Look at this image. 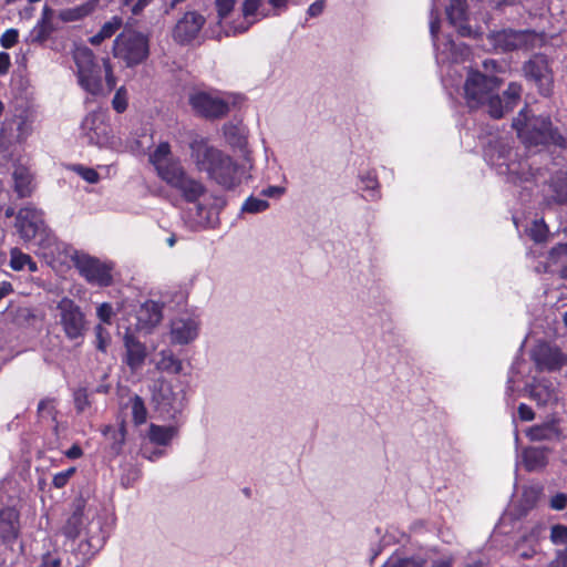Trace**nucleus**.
<instances>
[{
    "instance_id": "nucleus-41",
    "label": "nucleus",
    "mask_w": 567,
    "mask_h": 567,
    "mask_svg": "<svg viewBox=\"0 0 567 567\" xmlns=\"http://www.w3.org/2000/svg\"><path fill=\"white\" fill-rule=\"evenodd\" d=\"M130 406L132 411V419L136 425H141L146 422L147 419V410L144 403V400L135 394L130 399Z\"/></svg>"
},
{
    "instance_id": "nucleus-39",
    "label": "nucleus",
    "mask_w": 567,
    "mask_h": 567,
    "mask_svg": "<svg viewBox=\"0 0 567 567\" xmlns=\"http://www.w3.org/2000/svg\"><path fill=\"white\" fill-rule=\"evenodd\" d=\"M360 181L362 183L363 190L368 192V197L371 200H378L381 197L379 190V182L377 174L374 172H368L365 174L360 175Z\"/></svg>"
},
{
    "instance_id": "nucleus-63",
    "label": "nucleus",
    "mask_w": 567,
    "mask_h": 567,
    "mask_svg": "<svg viewBox=\"0 0 567 567\" xmlns=\"http://www.w3.org/2000/svg\"><path fill=\"white\" fill-rule=\"evenodd\" d=\"M326 7L324 0H317L311 3L307 10V14L309 18H317L322 14Z\"/></svg>"
},
{
    "instance_id": "nucleus-47",
    "label": "nucleus",
    "mask_w": 567,
    "mask_h": 567,
    "mask_svg": "<svg viewBox=\"0 0 567 567\" xmlns=\"http://www.w3.org/2000/svg\"><path fill=\"white\" fill-rule=\"evenodd\" d=\"M548 234V228L544 220H535L529 228V237L536 241L542 243L546 240Z\"/></svg>"
},
{
    "instance_id": "nucleus-55",
    "label": "nucleus",
    "mask_w": 567,
    "mask_h": 567,
    "mask_svg": "<svg viewBox=\"0 0 567 567\" xmlns=\"http://www.w3.org/2000/svg\"><path fill=\"white\" fill-rule=\"evenodd\" d=\"M75 473V468L74 467H70L63 472H60V473H56L54 476H53V480H52V484L54 487L56 488H62L64 487L70 477Z\"/></svg>"
},
{
    "instance_id": "nucleus-43",
    "label": "nucleus",
    "mask_w": 567,
    "mask_h": 567,
    "mask_svg": "<svg viewBox=\"0 0 567 567\" xmlns=\"http://www.w3.org/2000/svg\"><path fill=\"white\" fill-rule=\"evenodd\" d=\"M40 567H84L83 565L73 563L71 558H66V564H62V559L58 556V554L47 553L42 556V563Z\"/></svg>"
},
{
    "instance_id": "nucleus-5",
    "label": "nucleus",
    "mask_w": 567,
    "mask_h": 567,
    "mask_svg": "<svg viewBox=\"0 0 567 567\" xmlns=\"http://www.w3.org/2000/svg\"><path fill=\"white\" fill-rule=\"evenodd\" d=\"M113 54L127 68L140 65L150 55V39L142 32L125 29L114 40Z\"/></svg>"
},
{
    "instance_id": "nucleus-36",
    "label": "nucleus",
    "mask_w": 567,
    "mask_h": 567,
    "mask_svg": "<svg viewBox=\"0 0 567 567\" xmlns=\"http://www.w3.org/2000/svg\"><path fill=\"white\" fill-rule=\"evenodd\" d=\"M10 266L17 271L28 269L30 272H34L38 270L37 262L33 261L29 255L22 252L18 248H13L11 250Z\"/></svg>"
},
{
    "instance_id": "nucleus-54",
    "label": "nucleus",
    "mask_w": 567,
    "mask_h": 567,
    "mask_svg": "<svg viewBox=\"0 0 567 567\" xmlns=\"http://www.w3.org/2000/svg\"><path fill=\"white\" fill-rule=\"evenodd\" d=\"M74 171L87 183L95 184L99 182V174L95 169L90 167H84L82 165H76Z\"/></svg>"
},
{
    "instance_id": "nucleus-4",
    "label": "nucleus",
    "mask_w": 567,
    "mask_h": 567,
    "mask_svg": "<svg viewBox=\"0 0 567 567\" xmlns=\"http://www.w3.org/2000/svg\"><path fill=\"white\" fill-rule=\"evenodd\" d=\"M14 226L24 241L42 248H52L56 244V237L45 224L43 213L34 207L21 208L16 216Z\"/></svg>"
},
{
    "instance_id": "nucleus-40",
    "label": "nucleus",
    "mask_w": 567,
    "mask_h": 567,
    "mask_svg": "<svg viewBox=\"0 0 567 567\" xmlns=\"http://www.w3.org/2000/svg\"><path fill=\"white\" fill-rule=\"evenodd\" d=\"M503 101V115L506 112H509L514 109V106L518 103L520 99V85L517 83H509L506 91H504L503 96H501Z\"/></svg>"
},
{
    "instance_id": "nucleus-14",
    "label": "nucleus",
    "mask_w": 567,
    "mask_h": 567,
    "mask_svg": "<svg viewBox=\"0 0 567 567\" xmlns=\"http://www.w3.org/2000/svg\"><path fill=\"white\" fill-rule=\"evenodd\" d=\"M206 18L196 10H189L176 21L172 35L174 41L181 45H188L193 43L200 34Z\"/></svg>"
},
{
    "instance_id": "nucleus-23",
    "label": "nucleus",
    "mask_w": 567,
    "mask_h": 567,
    "mask_svg": "<svg viewBox=\"0 0 567 567\" xmlns=\"http://www.w3.org/2000/svg\"><path fill=\"white\" fill-rule=\"evenodd\" d=\"M529 398L534 400L537 405L545 406L554 404L558 401L557 389L551 381L542 379L526 388Z\"/></svg>"
},
{
    "instance_id": "nucleus-28",
    "label": "nucleus",
    "mask_w": 567,
    "mask_h": 567,
    "mask_svg": "<svg viewBox=\"0 0 567 567\" xmlns=\"http://www.w3.org/2000/svg\"><path fill=\"white\" fill-rule=\"evenodd\" d=\"M14 182V192L18 197H29L33 190L32 175L29 169L24 166H18L12 174Z\"/></svg>"
},
{
    "instance_id": "nucleus-22",
    "label": "nucleus",
    "mask_w": 567,
    "mask_h": 567,
    "mask_svg": "<svg viewBox=\"0 0 567 567\" xmlns=\"http://www.w3.org/2000/svg\"><path fill=\"white\" fill-rule=\"evenodd\" d=\"M488 40L496 50L511 52L517 50L523 44L524 33L512 29H503L491 32Z\"/></svg>"
},
{
    "instance_id": "nucleus-34",
    "label": "nucleus",
    "mask_w": 567,
    "mask_h": 567,
    "mask_svg": "<svg viewBox=\"0 0 567 567\" xmlns=\"http://www.w3.org/2000/svg\"><path fill=\"white\" fill-rule=\"evenodd\" d=\"M83 508L78 506L62 527L63 535L72 542L80 535L84 524Z\"/></svg>"
},
{
    "instance_id": "nucleus-57",
    "label": "nucleus",
    "mask_w": 567,
    "mask_h": 567,
    "mask_svg": "<svg viewBox=\"0 0 567 567\" xmlns=\"http://www.w3.org/2000/svg\"><path fill=\"white\" fill-rule=\"evenodd\" d=\"M519 358H516V360L512 363L509 371H508V378H507V386L506 392L509 394L514 391V383L516 382V375L519 373Z\"/></svg>"
},
{
    "instance_id": "nucleus-15",
    "label": "nucleus",
    "mask_w": 567,
    "mask_h": 567,
    "mask_svg": "<svg viewBox=\"0 0 567 567\" xmlns=\"http://www.w3.org/2000/svg\"><path fill=\"white\" fill-rule=\"evenodd\" d=\"M189 104L196 113L206 118H219L229 112V105L226 101L206 92L192 94Z\"/></svg>"
},
{
    "instance_id": "nucleus-33",
    "label": "nucleus",
    "mask_w": 567,
    "mask_h": 567,
    "mask_svg": "<svg viewBox=\"0 0 567 567\" xmlns=\"http://www.w3.org/2000/svg\"><path fill=\"white\" fill-rule=\"evenodd\" d=\"M94 9H95V2L87 1L80 6L61 10L59 13V18L63 22H75V21H80L83 18L90 16L94 11Z\"/></svg>"
},
{
    "instance_id": "nucleus-27",
    "label": "nucleus",
    "mask_w": 567,
    "mask_h": 567,
    "mask_svg": "<svg viewBox=\"0 0 567 567\" xmlns=\"http://www.w3.org/2000/svg\"><path fill=\"white\" fill-rule=\"evenodd\" d=\"M550 450L547 447L530 446L524 450L523 461L528 472L543 470L548 464V454Z\"/></svg>"
},
{
    "instance_id": "nucleus-24",
    "label": "nucleus",
    "mask_w": 567,
    "mask_h": 567,
    "mask_svg": "<svg viewBox=\"0 0 567 567\" xmlns=\"http://www.w3.org/2000/svg\"><path fill=\"white\" fill-rule=\"evenodd\" d=\"M526 436L530 441H558L561 437L559 422L553 419L542 424L533 425L526 431Z\"/></svg>"
},
{
    "instance_id": "nucleus-20",
    "label": "nucleus",
    "mask_w": 567,
    "mask_h": 567,
    "mask_svg": "<svg viewBox=\"0 0 567 567\" xmlns=\"http://www.w3.org/2000/svg\"><path fill=\"white\" fill-rule=\"evenodd\" d=\"M262 4L261 0H244L241 4L243 19L233 21L224 29L225 37H235L247 32L256 20L250 21L249 18L256 16Z\"/></svg>"
},
{
    "instance_id": "nucleus-64",
    "label": "nucleus",
    "mask_w": 567,
    "mask_h": 567,
    "mask_svg": "<svg viewBox=\"0 0 567 567\" xmlns=\"http://www.w3.org/2000/svg\"><path fill=\"white\" fill-rule=\"evenodd\" d=\"M547 567H567V549L557 550L555 558L548 564Z\"/></svg>"
},
{
    "instance_id": "nucleus-25",
    "label": "nucleus",
    "mask_w": 567,
    "mask_h": 567,
    "mask_svg": "<svg viewBox=\"0 0 567 567\" xmlns=\"http://www.w3.org/2000/svg\"><path fill=\"white\" fill-rule=\"evenodd\" d=\"M162 318V306L153 300L144 302L137 311L138 324L144 329L154 328L161 322Z\"/></svg>"
},
{
    "instance_id": "nucleus-62",
    "label": "nucleus",
    "mask_w": 567,
    "mask_h": 567,
    "mask_svg": "<svg viewBox=\"0 0 567 567\" xmlns=\"http://www.w3.org/2000/svg\"><path fill=\"white\" fill-rule=\"evenodd\" d=\"M164 454H165V452L162 449H157V447L150 449L147 446L142 447V456L152 462L157 461Z\"/></svg>"
},
{
    "instance_id": "nucleus-10",
    "label": "nucleus",
    "mask_w": 567,
    "mask_h": 567,
    "mask_svg": "<svg viewBox=\"0 0 567 567\" xmlns=\"http://www.w3.org/2000/svg\"><path fill=\"white\" fill-rule=\"evenodd\" d=\"M523 71L526 80L537 87L542 96H551L554 92V73L549 59L545 54H534L524 63Z\"/></svg>"
},
{
    "instance_id": "nucleus-30",
    "label": "nucleus",
    "mask_w": 567,
    "mask_h": 567,
    "mask_svg": "<svg viewBox=\"0 0 567 567\" xmlns=\"http://www.w3.org/2000/svg\"><path fill=\"white\" fill-rule=\"evenodd\" d=\"M223 130L225 140L231 147L243 150L246 146L247 134L241 123H226Z\"/></svg>"
},
{
    "instance_id": "nucleus-37",
    "label": "nucleus",
    "mask_w": 567,
    "mask_h": 567,
    "mask_svg": "<svg viewBox=\"0 0 567 567\" xmlns=\"http://www.w3.org/2000/svg\"><path fill=\"white\" fill-rule=\"evenodd\" d=\"M176 159L171 151L168 142H161L156 148L150 154V162L156 168Z\"/></svg>"
},
{
    "instance_id": "nucleus-48",
    "label": "nucleus",
    "mask_w": 567,
    "mask_h": 567,
    "mask_svg": "<svg viewBox=\"0 0 567 567\" xmlns=\"http://www.w3.org/2000/svg\"><path fill=\"white\" fill-rule=\"evenodd\" d=\"M398 567H425L426 560L420 556L412 557H400L399 555H392Z\"/></svg>"
},
{
    "instance_id": "nucleus-59",
    "label": "nucleus",
    "mask_w": 567,
    "mask_h": 567,
    "mask_svg": "<svg viewBox=\"0 0 567 567\" xmlns=\"http://www.w3.org/2000/svg\"><path fill=\"white\" fill-rule=\"evenodd\" d=\"M113 316V308L110 303L104 302L97 307V317L102 322L110 323Z\"/></svg>"
},
{
    "instance_id": "nucleus-32",
    "label": "nucleus",
    "mask_w": 567,
    "mask_h": 567,
    "mask_svg": "<svg viewBox=\"0 0 567 567\" xmlns=\"http://www.w3.org/2000/svg\"><path fill=\"white\" fill-rule=\"evenodd\" d=\"M178 431L175 426H162L151 424L148 430V439L152 443L161 446H167L177 435Z\"/></svg>"
},
{
    "instance_id": "nucleus-19",
    "label": "nucleus",
    "mask_w": 567,
    "mask_h": 567,
    "mask_svg": "<svg viewBox=\"0 0 567 567\" xmlns=\"http://www.w3.org/2000/svg\"><path fill=\"white\" fill-rule=\"evenodd\" d=\"M19 512L14 507L0 509V542L8 547H12L19 537Z\"/></svg>"
},
{
    "instance_id": "nucleus-2",
    "label": "nucleus",
    "mask_w": 567,
    "mask_h": 567,
    "mask_svg": "<svg viewBox=\"0 0 567 567\" xmlns=\"http://www.w3.org/2000/svg\"><path fill=\"white\" fill-rule=\"evenodd\" d=\"M501 81L477 70H470L464 82V99L470 110L486 109L493 118L503 117V101L498 94Z\"/></svg>"
},
{
    "instance_id": "nucleus-50",
    "label": "nucleus",
    "mask_w": 567,
    "mask_h": 567,
    "mask_svg": "<svg viewBox=\"0 0 567 567\" xmlns=\"http://www.w3.org/2000/svg\"><path fill=\"white\" fill-rule=\"evenodd\" d=\"M550 540L555 545H567V526L554 525L550 529Z\"/></svg>"
},
{
    "instance_id": "nucleus-53",
    "label": "nucleus",
    "mask_w": 567,
    "mask_h": 567,
    "mask_svg": "<svg viewBox=\"0 0 567 567\" xmlns=\"http://www.w3.org/2000/svg\"><path fill=\"white\" fill-rule=\"evenodd\" d=\"M19 31L17 29H8L0 38V44L4 49H11L18 43Z\"/></svg>"
},
{
    "instance_id": "nucleus-7",
    "label": "nucleus",
    "mask_w": 567,
    "mask_h": 567,
    "mask_svg": "<svg viewBox=\"0 0 567 567\" xmlns=\"http://www.w3.org/2000/svg\"><path fill=\"white\" fill-rule=\"evenodd\" d=\"M74 63L79 85L87 93L96 96L103 93V59L101 63L89 48H81L74 52Z\"/></svg>"
},
{
    "instance_id": "nucleus-58",
    "label": "nucleus",
    "mask_w": 567,
    "mask_h": 567,
    "mask_svg": "<svg viewBox=\"0 0 567 567\" xmlns=\"http://www.w3.org/2000/svg\"><path fill=\"white\" fill-rule=\"evenodd\" d=\"M550 508L555 511H563L567 507V494L557 493L550 498Z\"/></svg>"
},
{
    "instance_id": "nucleus-12",
    "label": "nucleus",
    "mask_w": 567,
    "mask_h": 567,
    "mask_svg": "<svg viewBox=\"0 0 567 567\" xmlns=\"http://www.w3.org/2000/svg\"><path fill=\"white\" fill-rule=\"evenodd\" d=\"M81 137L90 145H110L113 135L106 113L101 110L90 112L81 123Z\"/></svg>"
},
{
    "instance_id": "nucleus-26",
    "label": "nucleus",
    "mask_w": 567,
    "mask_h": 567,
    "mask_svg": "<svg viewBox=\"0 0 567 567\" xmlns=\"http://www.w3.org/2000/svg\"><path fill=\"white\" fill-rule=\"evenodd\" d=\"M446 17L449 22L457 27L462 35H466L470 28L464 23L467 21V1L466 0H451L446 8Z\"/></svg>"
},
{
    "instance_id": "nucleus-3",
    "label": "nucleus",
    "mask_w": 567,
    "mask_h": 567,
    "mask_svg": "<svg viewBox=\"0 0 567 567\" xmlns=\"http://www.w3.org/2000/svg\"><path fill=\"white\" fill-rule=\"evenodd\" d=\"M513 127L520 141L528 147L554 145L567 148V138L553 125L549 116H529L527 107L513 120Z\"/></svg>"
},
{
    "instance_id": "nucleus-17",
    "label": "nucleus",
    "mask_w": 567,
    "mask_h": 567,
    "mask_svg": "<svg viewBox=\"0 0 567 567\" xmlns=\"http://www.w3.org/2000/svg\"><path fill=\"white\" fill-rule=\"evenodd\" d=\"M530 358L536 364L537 369L555 371L560 369L566 362L565 355L559 349L550 347L546 342H539L536 344L532 352Z\"/></svg>"
},
{
    "instance_id": "nucleus-18",
    "label": "nucleus",
    "mask_w": 567,
    "mask_h": 567,
    "mask_svg": "<svg viewBox=\"0 0 567 567\" xmlns=\"http://www.w3.org/2000/svg\"><path fill=\"white\" fill-rule=\"evenodd\" d=\"M123 341L125 348L123 362L130 368L132 372H136L145 363L147 357L146 347L134 334L130 332L125 333Z\"/></svg>"
},
{
    "instance_id": "nucleus-21",
    "label": "nucleus",
    "mask_w": 567,
    "mask_h": 567,
    "mask_svg": "<svg viewBox=\"0 0 567 567\" xmlns=\"http://www.w3.org/2000/svg\"><path fill=\"white\" fill-rule=\"evenodd\" d=\"M199 323L193 318H177L172 321L171 338L176 344H188L198 336Z\"/></svg>"
},
{
    "instance_id": "nucleus-31",
    "label": "nucleus",
    "mask_w": 567,
    "mask_h": 567,
    "mask_svg": "<svg viewBox=\"0 0 567 567\" xmlns=\"http://www.w3.org/2000/svg\"><path fill=\"white\" fill-rule=\"evenodd\" d=\"M125 429L121 426L118 429L107 425L103 430V435L106 437L109 443V453L111 456L116 457L122 453L125 444Z\"/></svg>"
},
{
    "instance_id": "nucleus-46",
    "label": "nucleus",
    "mask_w": 567,
    "mask_h": 567,
    "mask_svg": "<svg viewBox=\"0 0 567 567\" xmlns=\"http://www.w3.org/2000/svg\"><path fill=\"white\" fill-rule=\"evenodd\" d=\"M74 406L78 413H83L90 405L86 388H79L73 393Z\"/></svg>"
},
{
    "instance_id": "nucleus-49",
    "label": "nucleus",
    "mask_w": 567,
    "mask_h": 567,
    "mask_svg": "<svg viewBox=\"0 0 567 567\" xmlns=\"http://www.w3.org/2000/svg\"><path fill=\"white\" fill-rule=\"evenodd\" d=\"M54 400L50 398L42 399L38 404V414L40 417L55 419L56 410L54 406Z\"/></svg>"
},
{
    "instance_id": "nucleus-42",
    "label": "nucleus",
    "mask_w": 567,
    "mask_h": 567,
    "mask_svg": "<svg viewBox=\"0 0 567 567\" xmlns=\"http://www.w3.org/2000/svg\"><path fill=\"white\" fill-rule=\"evenodd\" d=\"M269 207V203L266 199H260L254 196H249L241 206L243 213L258 214L265 212Z\"/></svg>"
},
{
    "instance_id": "nucleus-6",
    "label": "nucleus",
    "mask_w": 567,
    "mask_h": 567,
    "mask_svg": "<svg viewBox=\"0 0 567 567\" xmlns=\"http://www.w3.org/2000/svg\"><path fill=\"white\" fill-rule=\"evenodd\" d=\"M156 173L188 203L197 202L206 192L204 184L189 176L177 158L156 168Z\"/></svg>"
},
{
    "instance_id": "nucleus-45",
    "label": "nucleus",
    "mask_w": 567,
    "mask_h": 567,
    "mask_svg": "<svg viewBox=\"0 0 567 567\" xmlns=\"http://www.w3.org/2000/svg\"><path fill=\"white\" fill-rule=\"evenodd\" d=\"M235 0H215V7L218 17V27L221 28V22L226 19L235 8Z\"/></svg>"
},
{
    "instance_id": "nucleus-13",
    "label": "nucleus",
    "mask_w": 567,
    "mask_h": 567,
    "mask_svg": "<svg viewBox=\"0 0 567 567\" xmlns=\"http://www.w3.org/2000/svg\"><path fill=\"white\" fill-rule=\"evenodd\" d=\"M80 275L92 285L107 287L112 284V267L86 254L75 252L72 257Z\"/></svg>"
},
{
    "instance_id": "nucleus-61",
    "label": "nucleus",
    "mask_w": 567,
    "mask_h": 567,
    "mask_svg": "<svg viewBox=\"0 0 567 567\" xmlns=\"http://www.w3.org/2000/svg\"><path fill=\"white\" fill-rule=\"evenodd\" d=\"M439 31H440V16H439V12L433 8L431 10L430 33L434 41L437 38Z\"/></svg>"
},
{
    "instance_id": "nucleus-1",
    "label": "nucleus",
    "mask_w": 567,
    "mask_h": 567,
    "mask_svg": "<svg viewBox=\"0 0 567 567\" xmlns=\"http://www.w3.org/2000/svg\"><path fill=\"white\" fill-rule=\"evenodd\" d=\"M190 158L199 172L225 189L236 188L245 174L244 166L235 162L229 155L210 145L208 140L196 135L189 142Z\"/></svg>"
},
{
    "instance_id": "nucleus-8",
    "label": "nucleus",
    "mask_w": 567,
    "mask_h": 567,
    "mask_svg": "<svg viewBox=\"0 0 567 567\" xmlns=\"http://www.w3.org/2000/svg\"><path fill=\"white\" fill-rule=\"evenodd\" d=\"M513 141L507 137L489 140L484 148L486 162L497 169L501 175H518L522 163L516 162Z\"/></svg>"
},
{
    "instance_id": "nucleus-9",
    "label": "nucleus",
    "mask_w": 567,
    "mask_h": 567,
    "mask_svg": "<svg viewBox=\"0 0 567 567\" xmlns=\"http://www.w3.org/2000/svg\"><path fill=\"white\" fill-rule=\"evenodd\" d=\"M110 530L105 529L101 518L92 520L87 529V538L79 543L76 548L72 547L71 558L73 566L75 564L87 566L89 561L103 548Z\"/></svg>"
},
{
    "instance_id": "nucleus-16",
    "label": "nucleus",
    "mask_w": 567,
    "mask_h": 567,
    "mask_svg": "<svg viewBox=\"0 0 567 567\" xmlns=\"http://www.w3.org/2000/svg\"><path fill=\"white\" fill-rule=\"evenodd\" d=\"M32 132V121L28 115H16L7 120L0 131V143H21L25 141Z\"/></svg>"
},
{
    "instance_id": "nucleus-52",
    "label": "nucleus",
    "mask_w": 567,
    "mask_h": 567,
    "mask_svg": "<svg viewBox=\"0 0 567 567\" xmlns=\"http://www.w3.org/2000/svg\"><path fill=\"white\" fill-rule=\"evenodd\" d=\"M95 337H96V349L106 352L107 346L110 343V334L105 328L101 324L95 327Z\"/></svg>"
},
{
    "instance_id": "nucleus-35",
    "label": "nucleus",
    "mask_w": 567,
    "mask_h": 567,
    "mask_svg": "<svg viewBox=\"0 0 567 567\" xmlns=\"http://www.w3.org/2000/svg\"><path fill=\"white\" fill-rule=\"evenodd\" d=\"M157 369L169 374H179L183 370V363L171 350H163L157 362Z\"/></svg>"
},
{
    "instance_id": "nucleus-51",
    "label": "nucleus",
    "mask_w": 567,
    "mask_h": 567,
    "mask_svg": "<svg viewBox=\"0 0 567 567\" xmlns=\"http://www.w3.org/2000/svg\"><path fill=\"white\" fill-rule=\"evenodd\" d=\"M123 20L121 17L114 16L110 21L105 22L100 31L106 37L111 38L122 27Z\"/></svg>"
},
{
    "instance_id": "nucleus-11",
    "label": "nucleus",
    "mask_w": 567,
    "mask_h": 567,
    "mask_svg": "<svg viewBox=\"0 0 567 567\" xmlns=\"http://www.w3.org/2000/svg\"><path fill=\"white\" fill-rule=\"evenodd\" d=\"M60 317V324L69 340L83 338L86 330L85 315L74 300L64 297L56 306Z\"/></svg>"
},
{
    "instance_id": "nucleus-44",
    "label": "nucleus",
    "mask_w": 567,
    "mask_h": 567,
    "mask_svg": "<svg viewBox=\"0 0 567 567\" xmlns=\"http://www.w3.org/2000/svg\"><path fill=\"white\" fill-rule=\"evenodd\" d=\"M128 105V93L127 90L124 86H121L116 90L113 100H112V106L114 111L117 113H123L126 111Z\"/></svg>"
},
{
    "instance_id": "nucleus-56",
    "label": "nucleus",
    "mask_w": 567,
    "mask_h": 567,
    "mask_svg": "<svg viewBox=\"0 0 567 567\" xmlns=\"http://www.w3.org/2000/svg\"><path fill=\"white\" fill-rule=\"evenodd\" d=\"M103 78L109 91H112L116 85V78L113 74V69L109 59H103Z\"/></svg>"
},
{
    "instance_id": "nucleus-38",
    "label": "nucleus",
    "mask_w": 567,
    "mask_h": 567,
    "mask_svg": "<svg viewBox=\"0 0 567 567\" xmlns=\"http://www.w3.org/2000/svg\"><path fill=\"white\" fill-rule=\"evenodd\" d=\"M54 31L52 24H44L43 22H37L33 29L27 37V42L30 44H42L44 43Z\"/></svg>"
},
{
    "instance_id": "nucleus-60",
    "label": "nucleus",
    "mask_w": 567,
    "mask_h": 567,
    "mask_svg": "<svg viewBox=\"0 0 567 567\" xmlns=\"http://www.w3.org/2000/svg\"><path fill=\"white\" fill-rule=\"evenodd\" d=\"M153 0H124L125 6H131L133 14H140Z\"/></svg>"
},
{
    "instance_id": "nucleus-29",
    "label": "nucleus",
    "mask_w": 567,
    "mask_h": 567,
    "mask_svg": "<svg viewBox=\"0 0 567 567\" xmlns=\"http://www.w3.org/2000/svg\"><path fill=\"white\" fill-rule=\"evenodd\" d=\"M158 405L169 416L175 417L183 410V402L171 388H163L158 394Z\"/></svg>"
}]
</instances>
